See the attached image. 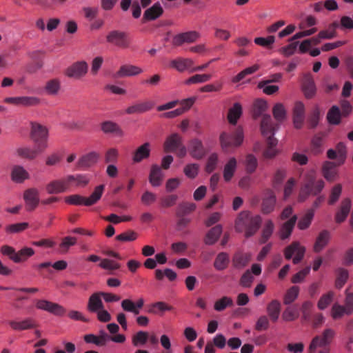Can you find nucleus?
<instances>
[{
    "mask_svg": "<svg viewBox=\"0 0 353 353\" xmlns=\"http://www.w3.org/2000/svg\"><path fill=\"white\" fill-rule=\"evenodd\" d=\"M261 217L259 215H252L250 212L243 211L238 215L235 221V230L236 232H245V236L249 238L259 229L261 224Z\"/></svg>",
    "mask_w": 353,
    "mask_h": 353,
    "instance_id": "1",
    "label": "nucleus"
},
{
    "mask_svg": "<svg viewBox=\"0 0 353 353\" xmlns=\"http://www.w3.org/2000/svg\"><path fill=\"white\" fill-rule=\"evenodd\" d=\"M279 128L277 124L273 123L270 114H263L261 122L262 134L267 138L268 148L264 152V157L272 158L277 154L274 147L277 145V140L274 137L275 131Z\"/></svg>",
    "mask_w": 353,
    "mask_h": 353,
    "instance_id": "2",
    "label": "nucleus"
},
{
    "mask_svg": "<svg viewBox=\"0 0 353 353\" xmlns=\"http://www.w3.org/2000/svg\"><path fill=\"white\" fill-rule=\"evenodd\" d=\"M324 187L325 182L323 179L316 180L313 172L307 173L305 176L303 184L300 190L299 201L303 202L310 195H318Z\"/></svg>",
    "mask_w": 353,
    "mask_h": 353,
    "instance_id": "3",
    "label": "nucleus"
},
{
    "mask_svg": "<svg viewBox=\"0 0 353 353\" xmlns=\"http://www.w3.org/2000/svg\"><path fill=\"white\" fill-rule=\"evenodd\" d=\"M105 185L97 186L92 194L86 198L79 194H73L65 198V201L71 205H85L90 206L95 204L101 197Z\"/></svg>",
    "mask_w": 353,
    "mask_h": 353,
    "instance_id": "4",
    "label": "nucleus"
},
{
    "mask_svg": "<svg viewBox=\"0 0 353 353\" xmlns=\"http://www.w3.org/2000/svg\"><path fill=\"white\" fill-rule=\"evenodd\" d=\"M222 148L228 152L231 149L239 146L243 141V131L241 127H237L232 134L223 132L220 136Z\"/></svg>",
    "mask_w": 353,
    "mask_h": 353,
    "instance_id": "5",
    "label": "nucleus"
},
{
    "mask_svg": "<svg viewBox=\"0 0 353 353\" xmlns=\"http://www.w3.org/2000/svg\"><path fill=\"white\" fill-rule=\"evenodd\" d=\"M48 129L37 123H31L30 137L39 150H45L48 148Z\"/></svg>",
    "mask_w": 353,
    "mask_h": 353,
    "instance_id": "6",
    "label": "nucleus"
},
{
    "mask_svg": "<svg viewBox=\"0 0 353 353\" xmlns=\"http://www.w3.org/2000/svg\"><path fill=\"white\" fill-rule=\"evenodd\" d=\"M106 41L108 43L119 48H128L130 41L126 32L114 30L110 31L106 35Z\"/></svg>",
    "mask_w": 353,
    "mask_h": 353,
    "instance_id": "7",
    "label": "nucleus"
},
{
    "mask_svg": "<svg viewBox=\"0 0 353 353\" xmlns=\"http://www.w3.org/2000/svg\"><path fill=\"white\" fill-rule=\"evenodd\" d=\"M334 336V332L333 330H325L321 336H316L312 340L309 346L308 353H315L317 347H321L322 349L324 347H328Z\"/></svg>",
    "mask_w": 353,
    "mask_h": 353,
    "instance_id": "8",
    "label": "nucleus"
},
{
    "mask_svg": "<svg viewBox=\"0 0 353 353\" xmlns=\"http://www.w3.org/2000/svg\"><path fill=\"white\" fill-rule=\"evenodd\" d=\"M305 252V249L303 246H301L298 241H294L285 248L284 256L286 259L290 260L295 254L292 261L294 264H298L303 259Z\"/></svg>",
    "mask_w": 353,
    "mask_h": 353,
    "instance_id": "9",
    "label": "nucleus"
},
{
    "mask_svg": "<svg viewBox=\"0 0 353 353\" xmlns=\"http://www.w3.org/2000/svg\"><path fill=\"white\" fill-rule=\"evenodd\" d=\"M36 307L58 316H62L66 312V310L62 305L45 299L37 300Z\"/></svg>",
    "mask_w": 353,
    "mask_h": 353,
    "instance_id": "10",
    "label": "nucleus"
},
{
    "mask_svg": "<svg viewBox=\"0 0 353 353\" xmlns=\"http://www.w3.org/2000/svg\"><path fill=\"white\" fill-rule=\"evenodd\" d=\"M200 37V34L196 31H189L176 34L172 39V44L174 46H181L183 43H192Z\"/></svg>",
    "mask_w": 353,
    "mask_h": 353,
    "instance_id": "11",
    "label": "nucleus"
},
{
    "mask_svg": "<svg viewBox=\"0 0 353 353\" xmlns=\"http://www.w3.org/2000/svg\"><path fill=\"white\" fill-rule=\"evenodd\" d=\"M88 68L85 61H78L67 68L65 75L70 78L79 79L87 73Z\"/></svg>",
    "mask_w": 353,
    "mask_h": 353,
    "instance_id": "12",
    "label": "nucleus"
},
{
    "mask_svg": "<svg viewBox=\"0 0 353 353\" xmlns=\"http://www.w3.org/2000/svg\"><path fill=\"white\" fill-rule=\"evenodd\" d=\"M70 188L68 176L54 180L46 185V191L48 194H59L65 192Z\"/></svg>",
    "mask_w": 353,
    "mask_h": 353,
    "instance_id": "13",
    "label": "nucleus"
},
{
    "mask_svg": "<svg viewBox=\"0 0 353 353\" xmlns=\"http://www.w3.org/2000/svg\"><path fill=\"white\" fill-rule=\"evenodd\" d=\"M8 325L15 331L30 330L37 327V321L31 317L26 318L19 321L11 320L8 321Z\"/></svg>",
    "mask_w": 353,
    "mask_h": 353,
    "instance_id": "14",
    "label": "nucleus"
},
{
    "mask_svg": "<svg viewBox=\"0 0 353 353\" xmlns=\"http://www.w3.org/2000/svg\"><path fill=\"white\" fill-rule=\"evenodd\" d=\"M154 106V103L152 101L148 100L141 102H137L129 106L125 110V112L128 114H143L152 109Z\"/></svg>",
    "mask_w": 353,
    "mask_h": 353,
    "instance_id": "15",
    "label": "nucleus"
},
{
    "mask_svg": "<svg viewBox=\"0 0 353 353\" xmlns=\"http://www.w3.org/2000/svg\"><path fill=\"white\" fill-rule=\"evenodd\" d=\"M143 72V70L134 65L125 64L120 67L119 70L115 73V78H123L128 77L137 76Z\"/></svg>",
    "mask_w": 353,
    "mask_h": 353,
    "instance_id": "16",
    "label": "nucleus"
},
{
    "mask_svg": "<svg viewBox=\"0 0 353 353\" xmlns=\"http://www.w3.org/2000/svg\"><path fill=\"white\" fill-rule=\"evenodd\" d=\"M24 200L26 204V208L28 211L34 210L39 204V192L35 188H30L24 192Z\"/></svg>",
    "mask_w": 353,
    "mask_h": 353,
    "instance_id": "17",
    "label": "nucleus"
},
{
    "mask_svg": "<svg viewBox=\"0 0 353 353\" xmlns=\"http://www.w3.org/2000/svg\"><path fill=\"white\" fill-rule=\"evenodd\" d=\"M297 221V216L294 214L290 219L283 223L279 229V235L281 240L289 239Z\"/></svg>",
    "mask_w": 353,
    "mask_h": 353,
    "instance_id": "18",
    "label": "nucleus"
},
{
    "mask_svg": "<svg viewBox=\"0 0 353 353\" xmlns=\"http://www.w3.org/2000/svg\"><path fill=\"white\" fill-rule=\"evenodd\" d=\"M302 90L307 99L312 98L316 94V85L311 74H305L302 81Z\"/></svg>",
    "mask_w": 353,
    "mask_h": 353,
    "instance_id": "19",
    "label": "nucleus"
},
{
    "mask_svg": "<svg viewBox=\"0 0 353 353\" xmlns=\"http://www.w3.org/2000/svg\"><path fill=\"white\" fill-rule=\"evenodd\" d=\"M351 200L345 198L342 200L340 208L335 214V221L338 223H343L347 219L351 210Z\"/></svg>",
    "mask_w": 353,
    "mask_h": 353,
    "instance_id": "20",
    "label": "nucleus"
},
{
    "mask_svg": "<svg viewBox=\"0 0 353 353\" xmlns=\"http://www.w3.org/2000/svg\"><path fill=\"white\" fill-rule=\"evenodd\" d=\"M189 152L190 155L195 159H201L206 153L201 141L197 139L190 141Z\"/></svg>",
    "mask_w": 353,
    "mask_h": 353,
    "instance_id": "21",
    "label": "nucleus"
},
{
    "mask_svg": "<svg viewBox=\"0 0 353 353\" xmlns=\"http://www.w3.org/2000/svg\"><path fill=\"white\" fill-rule=\"evenodd\" d=\"M150 143L145 142L139 147L132 154V161L134 163H140L143 160L150 157Z\"/></svg>",
    "mask_w": 353,
    "mask_h": 353,
    "instance_id": "22",
    "label": "nucleus"
},
{
    "mask_svg": "<svg viewBox=\"0 0 353 353\" xmlns=\"http://www.w3.org/2000/svg\"><path fill=\"white\" fill-rule=\"evenodd\" d=\"M163 13V9L159 2L148 8L143 13V21H154L160 17Z\"/></svg>",
    "mask_w": 353,
    "mask_h": 353,
    "instance_id": "23",
    "label": "nucleus"
},
{
    "mask_svg": "<svg viewBox=\"0 0 353 353\" xmlns=\"http://www.w3.org/2000/svg\"><path fill=\"white\" fill-rule=\"evenodd\" d=\"M193 65V60L188 58L179 57L170 61V67L180 72H183L186 70H190V71Z\"/></svg>",
    "mask_w": 353,
    "mask_h": 353,
    "instance_id": "24",
    "label": "nucleus"
},
{
    "mask_svg": "<svg viewBox=\"0 0 353 353\" xmlns=\"http://www.w3.org/2000/svg\"><path fill=\"white\" fill-rule=\"evenodd\" d=\"M99 157V154L91 152L82 156L77 163V168L79 170L85 169L94 165Z\"/></svg>",
    "mask_w": 353,
    "mask_h": 353,
    "instance_id": "25",
    "label": "nucleus"
},
{
    "mask_svg": "<svg viewBox=\"0 0 353 353\" xmlns=\"http://www.w3.org/2000/svg\"><path fill=\"white\" fill-rule=\"evenodd\" d=\"M251 256L248 253L236 252L232 258V265L237 270L246 267L250 261Z\"/></svg>",
    "mask_w": 353,
    "mask_h": 353,
    "instance_id": "26",
    "label": "nucleus"
},
{
    "mask_svg": "<svg viewBox=\"0 0 353 353\" xmlns=\"http://www.w3.org/2000/svg\"><path fill=\"white\" fill-rule=\"evenodd\" d=\"M276 204V196L272 191L268 190L262 202V212L264 214L272 212Z\"/></svg>",
    "mask_w": 353,
    "mask_h": 353,
    "instance_id": "27",
    "label": "nucleus"
},
{
    "mask_svg": "<svg viewBox=\"0 0 353 353\" xmlns=\"http://www.w3.org/2000/svg\"><path fill=\"white\" fill-rule=\"evenodd\" d=\"M44 151L39 150L38 146L34 145L33 148L30 147L19 148L17 150V153L21 158L32 160Z\"/></svg>",
    "mask_w": 353,
    "mask_h": 353,
    "instance_id": "28",
    "label": "nucleus"
},
{
    "mask_svg": "<svg viewBox=\"0 0 353 353\" xmlns=\"http://www.w3.org/2000/svg\"><path fill=\"white\" fill-rule=\"evenodd\" d=\"M104 307L99 292L92 294L88 299L87 309L90 312L95 313Z\"/></svg>",
    "mask_w": 353,
    "mask_h": 353,
    "instance_id": "29",
    "label": "nucleus"
},
{
    "mask_svg": "<svg viewBox=\"0 0 353 353\" xmlns=\"http://www.w3.org/2000/svg\"><path fill=\"white\" fill-rule=\"evenodd\" d=\"M163 179V173L161 168L157 165H152L149 175V181L154 187L161 185Z\"/></svg>",
    "mask_w": 353,
    "mask_h": 353,
    "instance_id": "30",
    "label": "nucleus"
},
{
    "mask_svg": "<svg viewBox=\"0 0 353 353\" xmlns=\"http://www.w3.org/2000/svg\"><path fill=\"white\" fill-rule=\"evenodd\" d=\"M223 228L221 225H216L212 228L206 234L204 243L206 245H211L214 244L222 234Z\"/></svg>",
    "mask_w": 353,
    "mask_h": 353,
    "instance_id": "31",
    "label": "nucleus"
},
{
    "mask_svg": "<svg viewBox=\"0 0 353 353\" xmlns=\"http://www.w3.org/2000/svg\"><path fill=\"white\" fill-rule=\"evenodd\" d=\"M330 239V233L328 230L321 231L316 237L314 245V251L316 253L320 252L328 243Z\"/></svg>",
    "mask_w": 353,
    "mask_h": 353,
    "instance_id": "32",
    "label": "nucleus"
},
{
    "mask_svg": "<svg viewBox=\"0 0 353 353\" xmlns=\"http://www.w3.org/2000/svg\"><path fill=\"white\" fill-rule=\"evenodd\" d=\"M181 144V137L176 133L168 137L164 143V150L166 152L176 151Z\"/></svg>",
    "mask_w": 353,
    "mask_h": 353,
    "instance_id": "33",
    "label": "nucleus"
},
{
    "mask_svg": "<svg viewBox=\"0 0 353 353\" xmlns=\"http://www.w3.org/2000/svg\"><path fill=\"white\" fill-rule=\"evenodd\" d=\"M174 307L165 302L158 301L150 305L148 312L150 314L163 316L165 312L172 311Z\"/></svg>",
    "mask_w": 353,
    "mask_h": 353,
    "instance_id": "34",
    "label": "nucleus"
},
{
    "mask_svg": "<svg viewBox=\"0 0 353 353\" xmlns=\"http://www.w3.org/2000/svg\"><path fill=\"white\" fill-rule=\"evenodd\" d=\"M281 307V303L277 300H272L267 305V313L272 322H276L279 319Z\"/></svg>",
    "mask_w": 353,
    "mask_h": 353,
    "instance_id": "35",
    "label": "nucleus"
},
{
    "mask_svg": "<svg viewBox=\"0 0 353 353\" xmlns=\"http://www.w3.org/2000/svg\"><path fill=\"white\" fill-rule=\"evenodd\" d=\"M101 130L104 133H112L119 137L123 135V132L119 125L112 121H105L101 123Z\"/></svg>",
    "mask_w": 353,
    "mask_h": 353,
    "instance_id": "36",
    "label": "nucleus"
},
{
    "mask_svg": "<svg viewBox=\"0 0 353 353\" xmlns=\"http://www.w3.org/2000/svg\"><path fill=\"white\" fill-rule=\"evenodd\" d=\"M11 176L14 182L21 183L29 177V174L22 166L14 165L12 170Z\"/></svg>",
    "mask_w": 353,
    "mask_h": 353,
    "instance_id": "37",
    "label": "nucleus"
},
{
    "mask_svg": "<svg viewBox=\"0 0 353 353\" xmlns=\"http://www.w3.org/2000/svg\"><path fill=\"white\" fill-rule=\"evenodd\" d=\"M229 262V255L226 252H220L215 258L214 267L216 270L222 271L228 268Z\"/></svg>",
    "mask_w": 353,
    "mask_h": 353,
    "instance_id": "38",
    "label": "nucleus"
},
{
    "mask_svg": "<svg viewBox=\"0 0 353 353\" xmlns=\"http://www.w3.org/2000/svg\"><path fill=\"white\" fill-rule=\"evenodd\" d=\"M323 175L328 181H333L336 179L337 172L335 165L332 162L327 161L323 166Z\"/></svg>",
    "mask_w": 353,
    "mask_h": 353,
    "instance_id": "39",
    "label": "nucleus"
},
{
    "mask_svg": "<svg viewBox=\"0 0 353 353\" xmlns=\"http://www.w3.org/2000/svg\"><path fill=\"white\" fill-rule=\"evenodd\" d=\"M236 169V160L232 157L229 159L228 163L225 165L223 169V178L227 182L230 181L233 177L234 174Z\"/></svg>",
    "mask_w": 353,
    "mask_h": 353,
    "instance_id": "40",
    "label": "nucleus"
},
{
    "mask_svg": "<svg viewBox=\"0 0 353 353\" xmlns=\"http://www.w3.org/2000/svg\"><path fill=\"white\" fill-rule=\"evenodd\" d=\"M242 114V107L239 103H235L229 110L228 119L230 123L235 125Z\"/></svg>",
    "mask_w": 353,
    "mask_h": 353,
    "instance_id": "41",
    "label": "nucleus"
},
{
    "mask_svg": "<svg viewBox=\"0 0 353 353\" xmlns=\"http://www.w3.org/2000/svg\"><path fill=\"white\" fill-rule=\"evenodd\" d=\"M314 215V210L310 209L308 210L305 215L300 219L298 222V228L301 230L307 229L311 224V222L313 219Z\"/></svg>",
    "mask_w": 353,
    "mask_h": 353,
    "instance_id": "42",
    "label": "nucleus"
},
{
    "mask_svg": "<svg viewBox=\"0 0 353 353\" xmlns=\"http://www.w3.org/2000/svg\"><path fill=\"white\" fill-rule=\"evenodd\" d=\"M274 229V225L271 220H268L265 222L264 228L262 230L261 236L260 239V243L263 244L268 241V240L272 236Z\"/></svg>",
    "mask_w": 353,
    "mask_h": 353,
    "instance_id": "43",
    "label": "nucleus"
},
{
    "mask_svg": "<svg viewBox=\"0 0 353 353\" xmlns=\"http://www.w3.org/2000/svg\"><path fill=\"white\" fill-rule=\"evenodd\" d=\"M299 294V287L296 285L292 286L287 290L284 296L283 303L285 305H290L297 299Z\"/></svg>",
    "mask_w": 353,
    "mask_h": 353,
    "instance_id": "44",
    "label": "nucleus"
},
{
    "mask_svg": "<svg viewBox=\"0 0 353 353\" xmlns=\"http://www.w3.org/2000/svg\"><path fill=\"white\" fill-rule=\"evenodd\" d=\"M61 88L60 81L57 79H53L48 81L45 85L46 92L50 95H56Z\"/></svg>",
    "mask_w": 353,
    "mask_h": 353,
    "instance_id": "45",
    "label": "nucleus"
},
{
    "mask_svg": "<svg viewBox=\"0 0 353 353\" xmlns=\"http://www.w3.org/2000/svg\"><path fill=\"white\" fill-rule=\"evenodd\" d=\"M259 69V65L257 64H254L251 67H248L241 72H240L237 75L234 76L232 81L234 83H239L241 80H243L247 75L252 74L256 72Z\"/></svg>",
    "mask_w": 353,
    "mask_h": 353,
    "instance_id": "46",
    "label": "nucleus"
},
{
    "mask_svg": "<svg viewBox=\"0 0 353 353\" xmlns=\"http://www.w3.org/2000/svg\"><path fill=\"white\" fill-rule=\"evenodd\" d=\"M327 119L330 124L338 125L341 121V112L339 108L334 105L328 111Z\"/></svg>",
    "mask_w": 353,
    "mask_h": 353,
    "instance_id": "47",
    "label": "nucleus"
},
{
    "mask_svg": "<svg viewBox=\"0 0 353 353\" xmlns=\"http://www.w3.org/2000/svg\"><path fill=\"white\" fill-rule=\"evenodd\" d=\"M335 294L333 291H329L323 294L318 301L317 307L319 310H323L332 302Z\"/></svg>",
    "mask_w": 353,
    "mask_h": 353,
    "instance_id": "48",
    "label": "nucleus"
},
{
    "mask_svg": "<svg viewBox=\"0 0 353 353\" xmlns=\"http://www.w3.org/2000/svg\"><path fill=\"white\" fill-rule=\"evenodd\" d=\"M342 193V185L338 183L332 187L328 199V204L332 205L339 199Z\"/></svg>",
    "mask_w": 353,
    "mask_h": 353,
    "instance_id": "49",
    "label": "nucleus"
},
{
    "mask_svg": "<svg viewBox=\"0 0 353 353\" xmlns=\"http://www.w3.org/2000/svg\"><path fill=\"white\" fill-rule=\"evenodd\" d=\"M272 113L274 119L279 123L282 122L286 118V110L282 103H276L273 107Z\"/></svg>",
    "mask_w": 353,
    "mask_h": 353,
    "instance_id": "50",
    "label": "nucleus"
},
{
    "mask_svg": "<svg viewBox=\"0 0 353 353\" xmlns=\"http://www.w3.org/2000/svg\"><path fill=\"white\" fill-rule=\"evenodd\" d=\"M67 176L70 184V187L72 185L85 186L88 183V179L84 175H68Z\"/></svg>",
    "mask_w": 353,
    "mask_h": 353,
    "instance_id": "51",
    "label": "nucleus"
},
{
    "mask_svg": "<svg viewBox=\"0 0 353 353\" xmlns=\"http://www.w3.org/2000/svg\"><path fill=\"white\" fill-rule=\"evenodd\" d=\"M337 276L335 281V287L341 289L348 279V272L344 268H339L336 271Z\"/></svg>",
    "mask_w": 353,
    "mask_h": 353,
    "instance_id": "52",
    "label": "nucleus"
},
{
    "mask_svg": "<svg viewBox=\"0 0 353 353\" xmlns=\"http://www.w3.org/2000/svg\"><path fill=\"white\" fill-rule=\"evenodd\" d=\"M196 204L194 203H181L176 212L177 216H184L186 214H188L196 209Z\"/></svg>",
    "mask_w": 353,
    "mask_h": 353,
    "instance_id": "53",
    "label": "nucleus"
},
{
    "mask_svg": "<svg viewBox=\"0 0 353 353\" xmlns=\"http://www.w3.org/2000/svg\"><path fill=\"white\" fill-rule=\"evenodd\" d=\"M148 338L149 335L147 332L139 331L132 336V344L135 347L143 345L146 343Z\"/></svg>",
    "mask_w": 353,
    "mask_h": 353,
    "instance_id": "54",
    "label": "nucleus"
},
{
    "mask_svg": "<svg viewBox=\"0 0 353 353\" xmlns=\"http://www.w3.org/2000/svg\"><path fill=\"white\" fill-rule=\"evenodd\" d=\"M233 301L230 297L223 296L214 303V308L218 312L224 310L227 307L232 306Z\"/></svg>",
    "mask_w": 353,
    "mask_h": 353,
    "instance_id": "55",
    "label": "nucleus"
},
{
    "mask_svg": "<svg viewBox=\"0 0 353 353\" xmlns=\"http://www.w3.org/2000/svg\"><path fill=\"white\" fill-rule=\"evenodd\" d=\"M212 78V75L209 74H195L188 78L185 83L186 85L195 84V83H201L208 81Z\"/></svg>",
    "mask_w": 353,
    "mask_h": 353,
    "instance_id": "56",
    "label": "nucleus"
},
{
    "mask_svg": "<svg viewBox=\"0 0 353 353\" xmlns=\"http://www.w3.org/2000/svg\"><path fill=\"white\" fill-rule=\"evenodd\" d=\"M34 254V251L32 248L24 247L17 252V258L19 259V261H16V263L24 262Z\"/></svg>",
    "mask_w": 353,
    "mask_h": 353,
    "instance_id": "57",
    "label": "nucleus"
},
{
    "mask_svg": "<svg viewBox=\"0 0 353 353\" xmlns=\"http://www.w3.org/2000/svg\"><path fill=\"white\" fill-rule=\"evenodd\" d=\"M323 144V138L319 135L314 136L311 141V152L316 155L321 153Z\"/></svg>",
    "mask_w": 353,
    "mask_h": 353,
    "instance_id": "58",
    "label": "nucleus"
},
{
    "mask_svg": "<svg viewBox=\"0 0 353 353\" xmlns=\"http://www.w3.org/2000/svg\"><path fill=\"white\" fill-rule=\"evenodd\" d=\"M0 252L14 263H16V261H19V259L17 258V252L12 246L3 245L1 247Z\"/></svg>",
    "mask_w": 353,
    "mask_h": 353,
    "instance_id": "59",
    "label": "nucleus"
},
{
    "mask_svg": "<svg viewBox=\"0 0 353 353\" xmlns=\"http://www.w3.org/2000/svg\"><path fill=\"white\" fill-rule=\"evenodd\" d=\"M268 103L262 99H257L254 104V117L257 118L263 114L267 110Z\"/></svg>",
    "mask_w": 353,
    "mask_h": 353,
    "instance_id": "60",
    "label": "nucleus"
},
{
    "mask_svg": "<svg viewBox=\"0 0 353 353\" xmlns=\"http://www.w3.org/2000/svg\"><path fill=\"white\" fill-rule=\"evenodd\" d=\"M199 170V164L190 163L184 167L183 172L188 178L194 179L198 175Z\"/></svg>",
    "mask_w": 353,
    "mask_h": 353,
    "instance_id": "61",
    "label": "nucleus"
},
{
    "mask_svg": "<svg viewBox=\"0 0 353 353\" xmlns=\"http://www.w3.org/2000/svg\"><path fill=\"white\" fill-rule=\"evenodd\" d=\"M347 310L345 306L341 305L339 303H334L331 310V315L334 319L341 318L344 314L347 315Z\"/></svg>",
    "mask_w": 353,
    "mask_h": 353,
    "instance_id": "62",
    "label": "nucleus"
},
{
    "mask_svg": "<svg viewBox=\"0 0 353 353\" xmlns=\"http://www.w3.org/2000/svg\"><path fill=\"white\" fill-rule=\"evenodd\" d=\"M270 81L265 80L258 83V88L263 90V92L268 95L273 94L279 90V86L270 85Z\"/></svg>",
    "mask_w": 353,
    "mask_h": 353,
    "instance_id": "63",
    "label": "nucleus"
},
{
    "mask_svg": "<svg viewBox=\"0 0 353 353\" xmlns=\"http://www.w3.org/2000/svg\"><path fill=\"white\" fill-rule=\"evenodd\" d=\"M320 119V110L319 107H315L312 111L309 118H308V124L310 128H315L319 121Z\"/></svg>",
    "mask_w": 353,
    "mask_h": 353,
    "instance_id": "64",
    "label": "nucleus"
}]
</instances>
